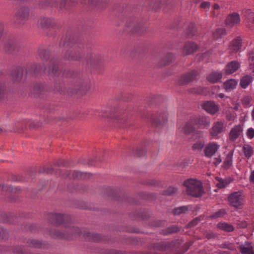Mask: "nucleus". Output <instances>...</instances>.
Returning a JSON list of instances; mask_svg holds the SVG:
<instances>
[{
    "mask_svg": "<svg viewBox=\"0 0 254 254\" xmlns=\"http://www.w3.org/2000/svg\"><path fill=\"white\" fill-rule=\"evenodd\" d=\"M64 46L66 49L63 53V58L64 60L81 61L86 55L87 64H95L97 61L96 55L88 53L86 45L81 43L75 42L72 38H66L64 43Z\"/></svg>",
    "mask_w": 254,
    "mask_h": 254,
    "instance_id": "obj_1",
    "label": "nucleus"
},
{
    "mask_svg": "<svg viewBox=\"0 0 254 254\" xmlns=\"http://www.w3.org/2000/svg\"><path fill=\"white\" fill-rule=\"evenodd\" d=\"M184 185L187 188V194L193 197H199L204 192L202 184L196 180H187L184 182Z\"/></svg>",
    "mask_w": 254,
    "mask_h": 254,
    "instance_id": "obj_2",
    "label": "nucleus"
},
{
    "mask_svg": "<svg viewBox=\"0 0 254 254\" xmlns=\"http://www.w3.org/2000/svg\"><path fill=\"white\" fill-rule=\"evenodd\" d=\"M30 9L26 6H21L17 8L14 15V22L19 25H23L29 17Z\"/></svg>",
    "mask_w": 254,
    "mask_h": 254,
    "instance_id": "obj_3",
    "label": "nucleus"
},
{
    "mask_svg": "<svg viewBox=\"0 0 254 254\" xmlns=\"http://www.w3.org/2000/svg\"><path fill=\"white\" fill-rule=\"evenodd\" d=\"M103 0H60V8L65 9L69 7L72 4L79 2L81 3L88 4L91 7L99 5Z\"/></svg>",
    "mask_w": 254,
    "mask_h": 254,
    "instance_id": "obj_4",
    "label": "nucleus"
},
{
    "mask_svg": "<svg viewBox=\"0 0 254 254\" xmlns=\"http://www.w3.org/2000/svg\"><path fill=\"white\" fill-rule=\"evenodd\" d=\"M48 220L50 223L54 225L59 226L64 224V227H66L67 226L65 225V223L66 222L67 223H69L70 220V218L68 215L57 213H50L48 215Z\"/></svg>",
    "mask_w": 254,
    "mask_h": 254,
    "instance_id": "obj_5",
    "label": "nucleus"
},
{
    "mask_svg": "<svg viewBox=\"0 0 254 254\" xmlns=\"http://www.w3.org/2000/svg\"><path fill=\"white\" fill-rule=\"evenodd\" d=\"M241 21L240 14L237 12L229 14L225 19V24L227 27L232 28L238 25Z\"/></svg>",
    "mask_w": 254,
    "mask_h": 254,
    "instance_id": "obj_6",
    "label": "nucleus"
},
{
    "mask_svg": "<svg viewBox=\"0 0 254 254\" xmlns=\"http://www.w3.org/2000/svg\"><path fill=\"white\" fill-rule=\"evenodd\" d=\"M243 199L241 192L235 191L229 195L228 201L232 206L238 208L243 204Z\"/></svg>",
    "mask_w": 254,
    "mask_h": 254,
    "instance_id": "obj_7",
    "label": "nucleus"
},
{
    "mask_svg": "<svg viewBox=\"0 0 254 254\" xmlns=\"http://www.w3.org/2000/svg\"><path fill=\"white\" fill-rule=\"evenodd\" d=\"M225 127L224 121H221L215 122L210 129V134L213 137L217 136L223 131Z\"/></svg>",
    "mask_w": 254,
    "mask_h": 254,
    "instance_id": "obj_8",
    "label": "nucleus"
},
{
    "mask_svg": "<svg viewBox=\"0 0 254 254\" xmlns=\"http://www.w3.org/2000/svg\"><path fill=\"white\" fill-rule=\"evenodd\" d=\"M193 136L195 137H198V139L192 145V150H201L203 148L205 144L203 133L202 131H196L193 134Z\"/></svg>",
    "mask_w": 254,
    "mask_h": 254,
    "instance_id": "obj_9",
    "label": "nucleus"
},
{
    "mask_svg": "<svg viewBox=\"0 0 254 254\" xmlns=\"http://www.w3.org/2000/svg\"><path fill=\"white\" fill-rule=\"evenodd\" d=\"M202 108L208 113L214 115L219 111V106L213 101H206L202 105Z\"/></svg>",
    "mask_w": 254,
    "mask_h": 254,
    "instance_id": "obj_10",
    "label": "nucleus"
},
{
    "mask_svg": "<svg viewBox=\"0 0 254 254\" xmlns=\"http://www.w3.org/2000/svg\"><path fill=\"white\" fill-rule=\"evenodd\" d=\"M243 127L241 125H235L229 133V139L231 141H235L243 132Z\"/></svg>",
    "mask_w": 254,
    "mask_h": 254,
    "instance_id": "obj_11",
    "label": "nucleus"
},
{
    "mask_svg": "<svg viewBox=\"0 0 254 254\" xmlns=\"http://www.w3.org/2000/svg\"><path fill=\"white\" fill-rule=\"evenodd\" d=\"M219 148V145L215 142H210L205 147L204 150L205 156L210 158L213 156Z\"/></svg>",
    "mask_w": 254,
    "mask_h": 254,
    "instance_id": "obj_12",
    "label": "nucleus"
},
{
    "mask_svg": "<svg viewBox=\"0 0 254 254\" xmlns=\"http://www.w3.org/2000/svg\"><path fill=\"white\" fill-rule=\"evenodd\" d=\"M198 48L197 45L194 42H186L183 47L182 54L184 55L192 54L196 52Z\"/></svg>",
    "mask_w": 254,
    "mask_h": 254,
    "instance_id": "obj_13",
    "label": "nucleus"
},
{
    "mask_svg": "<svg viewBox=\"0 0 254 254\" xmlns=\"http://www.w3.org/2000/svg\"><path fill=\"white\" fill-rule=\"evenodd\" d=\"M196 71H191L186 74L182 75L178 81V83L180 85L186 84L190 82L193 81L196 77Z\"/></svg>",
    "mask_w": 254,
    "mask_h": 254,
    "instance_id": "obj_14",
    "label": "nucleus"
},
{
    "mask_svg": "<svg viewBox=\"0 0 254 254\" xmlns=\"http://www.w3.org/2000/svg\"><path fill=\"white\" fill-rule=\"evenodd\" d=\"M40 26L43 28L54 27L56 25L57 21L55 19L49 17H41L39 20Z\"/></svg>",
    "mask_w": 254,
    "mask_h": 254,
    "instance_id": "obj_15",
    "label": "nucleus"
},
{
    "mask_svg": "<svg viewBox=\"0 0 254 254\" xmlns=\"http://www.w3.org/2000/svg\"><path fill=\"white\" fill-rule=\"evenodd\" d=\"M167 121V114L166 112H163L157 114V115L152 119V124L158 126L165 124Z\"/></svg>",
    "mask_w": 254,
    "mask_h": 254,
    "instance_id": "obj_16",
    "label": "nucleus"
},
{
    "mask_svg": "<svg viewBox=\"0 0 254 254\" xmlns=\"http://www.w3.org/2000/svg\"><path fill=\"white\" fill-rule=\"evenodd\" d=\"M238 249L241 254H254V249L251 243L245 242L240 245Z\"/></svg>",
    "mask_w": 254,
    "mask_h": 254,
    "instance_id": "obj_17",
    "label": "nucleus"
},
{
    "mask_svg": "<svg viewBox=\"0 0 254 254\" xmlns=\"http://www.w3.org/2000/svg\"><path fill=\"white\" fill-rule=\"evenodd\" d=\"M240 67L239 63L233 61L229 63L225 68V72L226 74H231L238 70Z\"/></svg>",
    "mask_w": 254,
    "mask_h": 254,
    "instance_id": "obj_18",
    "label": "nucleus"
},
{
    "mask_svg": "<svg viewBox=\"0 0 254 254\" xmlns=\"http://www.w3.org/2000/svg\"><path fill=\"white\" fill-rule=\"evenodd\" d=\"M234 151V150H232L226 155L222 165L225 169H228L232 166Z\"/></svg>",
    "mask_w": 254,
    "mask_h": 254,
    "instance_id": "obj_19",
    "label": "nucleus"
},
{
    "mask_svg": "<svg viewBox=\"0 0 254 254\" xmlns=\"http://www.w3.org/2000/svg\"><path fill=\"white\" fill-rule=\"evenodd\" d=\"M18 46L17 43L15 41L10 40L5 43L4 48L6 52L11 53L15 51Z\"/></svg>",
    "mask_w": 254,
    "mask_h": 254,
    "instance_id": "obj_20",
    "label": "nucleus"
},
{
    "mask_svg": "<svg viewBox=\"0 0 254 254\" xmlns=\"http://www.w3.org/2000/svg\"><path fill=\"white\" fill-rule=\"evenodd\" d=\"M238 84V81L234 79L226 80L224 83V88L227 91H230L235 89Z\"/></svg>",
    "mask_w": 254,
    "mask_h": 254,
    "instance_id": "obj_21",
    "label": "nucleus"
},
{
    "mask_svg": "<svg viewBox=\"0 0 254 254\" xmlns=\"http://www.w3.org/2000/svg\"><path fill=\"white\" fill-rule=\"evenodd\" d=\"M222 78V74L220 72H212L207 77V80L211 83L218 82Z\"/></svg>",
    "mask_w": 254,
    "mask_h": 254,
    "instance_id": "obj_22",
    "label": "nucleus"
},
{
    "mask_svg": "<svg viewBox=\"0 0 254 254\" xmlns=\"http://www.w3.org/2000/svg\"><path fill=\"white\" fill-rule=\"evenodd\" d=\"M253 77L251 75H246L242 77L240 80V85L241 87L245 89L252 83Z\"/></svg>",
    "mask_w": 254,
    "mask_h": 254,
    "instance_id": "obj_23",
    "label": "nucleus"
},
{
    "mask_svg": "<svg viewBox=\"0 0 254 254\" xmlns=\"http://www.w3.org/2000/svg\"><path fill=\"white\" fill-rule=\"evenodd\" d=\"M217 226L219 229L227 232H231L234 230L232 225L225 222L218 223Z\"/></svg>",
    "mask_w": 254,
    "mask_h": 254,
    "instance_id": "obj_24",
    "label": "nucleus"
},
{
    "mask_svg": "<svg viewBox=\"0 0 254 254\" xmlns=\"http://www.w3.org/2000/svg\"><path fill=\"white\" fill-rule=\"evenodd\" d=\"M231 47L232 49L235 52H237L240 50L242 47L241 38L239 37H238L232 40L231 43Z\"/></svg>",
    "mask_w": 254,
    "mask_h": 254,
    "instance_id": "obj_25",
    "label": "nucleus"
},
{
    "mask_svg": "<svg viewBox=\"0 0 254 254\" xmlns=\"http://www.w3.org/2000/svg\"><path fill=\"white\" fill-rule=\"evenodd\" d=\"M243 151L245 156L249 159L253 154V148L250 145L245 144L243 147Z\"/></svg>",
    "mask_w": 254,
    "mask_h": 254,
    "instance_id": "obj_26",
    "label": "nucleus"
},
{
    "mask_svg": "<svg viewBox=\"0 0 254 254\" xmlns=\"http://www.w3.org/2000/svg\"><path fill=\"white\" fill-rule=\"evenodd\" d=\"M194 128L191 124L190 123H187L182 128L181 131H182L185 134H190L191 133H194Z\"/></svg>",
    "mask_w": 254,
    "mask_h": 254,
    "instance_id": "obj_27",
    "label": "nucleus"
},
{
    "mask_svg": "<svg viewBox=\"0 0 254 254\" xmlns=\"http://www.w3.org/2000/svg\"><path fill=\"white\" fill-rule=\"evenodd\" d=\"M53 0H40L39 6L41 8H44L48 6H53L56 5V2Z\"/></svg>",
    "mask_w": 254,
    "mask_h": 254,
    "instance_id": "obj_28",
    "label": "nucleus"
},
{
    "mask_svg": "<svg viewBox=\"0 0 254 254\" xmlns=\"http://www.w3.org/2000/svg\"><path fill=\"white\" fill-rule=\"evenodd\" d=\"M226 34V31L225 28H219L215 30L213 33L214 38L218 39L221 38L222 36Z\"/></svg>",
    "mask_w": 254,
    "mask_h": 254,
    "instance_id": "obj_29",
    "label": "nucleus"
},
{
    "mask_svg": "<svg viewBox=\"0 0 254 254\" xmlns=\"http://www.w3.org/2000/svg\"><path fill=\"white\" fill-rule=\"evenodd\" d=\"M51 235L54 238L60 239H70L71 238L69 234L59 231H55L54 233L51 234Z\"/></svg>",
    "mask_w": 254,
    "mask_h": 254,
    "instance_id": "obj_30",
    "label": "nucleus"
},
{
    "mask_svg": "<svg viewBox=\"0 0 254 254\" xmlns=\"http://www.w3.org/2000/svg\"><path fill=\"white\" fill-rule=\"evenodd\" d=\"M189 210V207L187 206H183L177 207L173 210L174 215H180L183 213H185Z\"/></svg>",
    "mask_w": 254,
    "mask_h": 254,
    "instance_id": "obj_31",
    "label": "nucleus"
},
{
    "mask_svg": "<svg viewBox=\"0 0 254 254\" xmlns=\"http://www.w3.org/2000/svg\"><path fill=\"white\" fill-rule=\"evenodd\" d=\"M251 100L252 98L249 96H245L242 97L241 99V103L242 105L245 107L248 108L251 106Z\"/></svg>",
    "mask_w": 254,
    "mask_h": 254,
    "instance_id": "obj_32",
    "label": "nucleus"
},
{
    "mask_svg": "<svg viewBox=\"0 0 254 254\" xmlns=\"http://www.w3.org/2000/svg\"><path fill=\"white\" fill-rule=\"evenodd\" d=\"M226 214V211L224 209H221L218 210L217 211L215 212L213 214H212L211 216L212 218H218L223 217Z\"/></svg>",
    "mask_w": 254,
    "mask_h": 254,
    "instance_id": "obj_33",
    "label": "nucleus"
},
{
    "mask_svg": "<svg viewBox=\"0 0 254 254\" xmlns=\"http://www.w3.org/2000/svg\"><path fill=\"white\" fill-rule=\"evenodd\" d=\"M38 54L42 60H47L49 57V52L44 49H39Z\"/></svg>",
    "mask_w": 254,
    "mask_h": 254,
    "instance_id": "obj_34",
    "label": "nucleus"
},
{
    "mask_svg": "<svg viewBox=\"0 0 254 254\" xmlns=\"http://www.w3.org/2000/svg\"><path fill=\"white\" fill-rule=\"evenodd\" d=\"M188 36L191 37L195 35L197 33L196 29L194 24H191L188 28Z\"/></svg>",
    "mask_w": 254,
    "mask_h": 254,
    "instance_id": "obj_35",
    "label": "nucleus"
},
{
    "mask_svg": "<svg viewBox=\"0 0 254 254\" xmlns=\"http://www.w3.org/2000/svg\"><path fill=\"white\" fill-rule=\"evenodd\" d=\"M230 182L227 179H220L218 180V183L217 186L218 188L222 189L226 187Z\"/></svg>",
    "mask_w": 254,
    "mask_h": 254,
    "instance_id": "obj_36",
    "label": "nucleus"
},
{
    "mask_svg": "<svg viewBox=\"0 0 254 254\" xmlns=\"http://www.w3.org/2000/svg\"><path fill=\"white\" fill-rule=\"evenodd\" d=\"M1 190L3 191H8V192H16L18 190H20V189L16 187L13 189L10 186H6V185H2L1 186Z\"/></svg>",
    "mask_w": 254,
    "mask_h": 254,
    "instance_id": "obj_37",
    "label": "nucleus"
},
{
    "mask_svg": "<svg viewBox=\"0 0 254 254\" xmlns=\"http://www.w3.org/2000/svg\"><path fill=\"white\" fill-rule=\"evenodd\" d=\"M23 75V71L21 68L17 69L16 72L13 75V79L15 81H18L22 78Z\"/></svg>",
    "mask_w": 254,
    "mask_h": 254,
    "instance_id": "obj_38",
    "label": "nucleus"
},
{
    "mask_svg": "<svg viewBox=\"0 0 254 254\" xmlns=\"http://www.w3.org/2000/svg\"><path fill=\"white\" fill-rule=\"evenodd\" d=\"M28 244L30 247L34 248H42V244L39 241L36 240H30Z\"/></svg>",
    "mask_w": 254,
    "mask_h": 254,
    "instance_id": "obj_39",
    "label": "nucleus"
},
{
    "mask_svg": "<svg viewBox=\"0 0 254 254\" xmlns=\"http://www.w3.org/2000/svg\"><path fill=\"white\" fill-rule=\"evenodd\" d=\"M72 177L74 179H82L84 178V174L78 171H74L72 173Z\"/></svg>",
    "mask_w": 254,
    "mask_h": 254,
    "instance_id": "obj_40",
    "label": "nucleus"
},
{
    "mask_svg": "<svg viewBox=\"0 0 254 254\" xmlns=\"http://www.w3.org/2000/svg\"><path fill=\"white\" fill-rule=\"evenodd\" d=\"M177 191V189L173 187H170L167 190L164 191V194L166 195H171Z\"/></svg>",
    "mask_w": 254,
    "mask_h": 254,
    "instance_id": "obj_41",
    "label": "nucleus"
},
{
    "mask_svg": "<svg viewBox=\"0 0 254 254\" xmlns=\"http://www.w3.org/2000/svg\"><path fill=\"white\" fill-rule=\"evenodd\" d=\"M199 123L206 126H209L210 124L209 119L205 117H202L199 118Z\"/></svg>",
    "mask_w": 254,
    "mask_h": 254,
    "instance_id": "obj_42",
    "label": "nucleus"
},
{
    "mask_svg": "<svg viewBox=\"0 0 254 254\" xmlns=\"http://www.w3.org/2000/svg\"><path fill=\"white\" fill-rule=\"evenodd\" d=\"M68 232H70L72 235H73V234L79 235L81 233V231L80 230V229L79 228H78L77 227H70L68 231Z\"/></svg>",
    "mask_w": 254,
    "mask_h": 254,
    "instance_id": "obj_43",
    "label": "nucleus"
},
{
    "mask_svg": "<svg viewBox=\"0 0 254 254\" xmlns=\"http://www.w3.org/2000/svg\"><path fill=\"white\" fill-rule=\"evenodd\" d=\"M250 23L248 25V28L253 30L254 29V14H252L250 18Z\"/></svg>",
    "mask_w": 254,
    "mask_h": 254,
    "instance_id": "obj_44",
    "label": "nucleus"
},
{
    "mask_svg": "<svg viewBox=\"0 0 254 254\" xmlns=\"http://www.w3.org/2000/svg\"><path fill=\"white\" fill-rule=\"evenodd\" d=\"M247 137L252 139L254 137V129L252 127L249 128L246 132Z\"/></svg>",
    "mask_w": 254,
    "mask_h": 254,
    "instance_id": "obj_45",
    "label": "nucleus"
},
{
    "mask_svg": "<svg viewBox=\"0 0 254 254\" xmlns=\"http://www.w3.org/2000/svg\"><path fill=\"white\" fill-rule=\"evenodd\" d=\"M58 66L57 65H54L52 69L50 67L49 68V74L50 75H56L58 72Z\"/></svg>",
    "mask_w": 254,
    "mask_h": 254,
    "instance_id": "obj_46",
    "label": "nucleus"
},
{
    "mask_svg": "<svg viewBox=\"0 0 254 254\" xmlns=\"http://www.w3.org/2000/svg\"><path fill=\"white\" fill-rule=\"evenodd\" d=\"M179 230V228L176 225L172 226L170 227H169L167 229L168 233H169V234H171V233L177 232Z\"/></svg>",
    "mask_w": 254,
    "mask_h": 254,
    "instance_id": "obj_47",
    "label": "nucleus"
},
{
    "mask_svg": "<svg viewBox=\"0 0 254 254\" xmlns=\"http://www.w3.org/2000/svg\"><path fill=\"white\" fill-rule=\"evenodd\" d=\"M84 235L85 237L88 238L89 240H95L96 237L97 236L96 234H94L93 233H91L90 232L85 233Z\"/></svg>",
    "mask_w": 254,
    "mask_h": 254,
    "instance_id": "obj_48",
    "label": "nucleus"
},
{
    "mask_svg": "<svg viewBox=\"0 0 254 254\" xmlns=\"http://www.w3.org/2000/svg\"><path fill=\"white\" fill-rule=\"evenodd\" d=\"M14 254H27L23 252V248L21 247L15 248L13 251Z\"/></svg>",
    "mask_w": 254,
    "mask_h": 254,
    "instance_id": "obj_49",
    "label": "nucleus"
},
{
    "mask_svg": "<svg viewBox=\"0 0 254 254\" xmlns=\"http://www.w3.org/2000/svg\"><path fill=\"white\" fill-rule=\"evenodd\" d=\"M4 23L2 21L0 20V40H1L4 33Z\"/></svg>",
    "mask_w": 254,
    "mask_h": 254,
    "instance_id": "obj_50",
    "label": "nucleus"
},
{
    "mask_svg": "<svg viewBox=\"0 0 254 254\" xmlns=\"http://www.w3.org/2000/svg\"><path fill=\"white\" fill-rule=\"evenodd\" d=\"M7 237V232L6 230L0 229V238L6 239Z\"/></svg>",
    "mask_w": 254,
    "mask_h": 254,
    "instance_id": "obj_51",
    "label": "nucleus"
},
{
    "mask_svg": "<svg viewBox=\"0 0 254 254\" xmlns=\"http://www.w3.org/2000/svg\"><path fill=\"white\" fill-rule=\"evenodd\" d=\"M210 2L208 1H203L201 3L200 6L203 9H209L210 7Z\"/></svg>",
    "mask_w": 254,
    "mask_h": 254,
    "instance_id": "obj_52",
    "label": "nucleus"
},
{
    "mask_svg": "<svg viewBox=\"0 0 254 254\" xmlns=\"http://www.w3.org/2000/svg\"><path fill=\"white\" fill-rule=\"evenodd\" d=\"M5 86L2 83H0V99L1 98L4 93Z\"/></svg>",
    "mask_w": 254,
    "mask_h": 254,
    "instance_id": "obj_53",
    "label": "nucleus"
},
{
    "mask_svg": "<svg viewBox=\"0 0 254 254\" xmlns=\"http://www.w3.org/2000/svg\"><path fill=\"white\" fill-rule=\"evenodd\" d=\"M205 236L208 240L214 239L215 237V234L212 232H209L206 233Z\"/></svg>",
    "mask_w": 254,
    "mask_h": 254,
    "instance_id": "obj_54",
    "label": "nucleus"
},
{
    "mask_svg": "<svg viewBox=\"0 0 254 254\" xmlns=\"http://www.w3.org/2000/svg\"><path fill=\"white\" fill-rule=\"evenodd\" d=\"M222 160L220 156L218 157H216L214 159L213 164L215 165V166H218L221 162Z\"/></svg>",
    "mask_w": 254,
    "mask_h": 254,
    "instance_id": "obj_55",
    "label": "nucleus"
},
{
    "mask_svg": "<svg viewBox=\"0 0 254 254\" xmlns=\"http://www.w3.org/2000/svg\"><path fill=\"white\" fill-rule=\"evenodd\" d=\"M250 66L251 68L253 69V72H254V57H252L250 59Z\"/></svg>",
    "mask_w": 254,
    "mask_h": 254,
    "instance_id": "obj_56",
    "label": "nucleus"
},
{
    "mask_svg": "<svg viewBox=\"0 0 254 254\" xmlns=\"http://www.w3.org/2000/svg\"><path fill=\"white\" fill-rule=\"evenodd\" d=\"M191 92L194 94H200L202 92V89L201 88H198L196 89H194Z\"/></svg>",
    "mask_w": 254,
    "mask_h": 254,
    "instance_id": "obj_57",
    "label": "nucleus"
},
{
    "mask_svg": "<svg viewBox=\"0 0 254 254\" xmlns=\"http://www.w3.org/2000/svg\"><path fill=\"white\" fill-rule=\"evenodd\" d=\"M249 180L251 182L254 183V170L251 172Z\"/></svg>",
    "mask_w": 254,
    "mask_h": 254,
    "instance_id": "obj_58",
    "label": "nucleus"
},
{
    "mask_svg": "<svg viewBox=\"0 0 254 254\" xmlns=\"http://www.w3.org/2000/svg\"><path fill=\"white\" fill-rule=\"evenodd\" d=\"M40 89V86L38 84L35 85L34 87V91L36 93H38Z\"/></svg>",
    "mask_w": 254,
    "mask_h": 254,
    "instance_id": "obj_59",
    "label": "nucleus"
},
{
    "mask_svg": "<svg viewBox=\"0 0 254 254\" xmlns=\"http://www.w3.org/2000/svg\"><path fill=\"white\" fill-rule=\"evenodd\" d=\"M240 108V104L239 103H235L234 104L233 109L235 111H238Z\"/></svg>",
    "mask_w": 254,
    "mask_h": 254,
    "instance_id": "obj_60",
    "label": "nucleus"
},
{
    "mask_svg": "<svg viewBox=\"0 0 254 254\" xmlns=\"http://www.w3.org/2000/svg\"><path fill=\"white\" fill-rule=\"evenodd\" d=\"M197 222V220H194L193 221L190 222L189 224L190 227H192L196 225V223Z\"/></svg>",
    "mask_w": 254,
    "mask_h": 254,
    "instance_id": "obj_61",
    "label": "nucleus"
},
{
    "mask_svg": "<svg viewBox=\"0 0 254 254\" xmlns=\"http://www.w3.org/2000/svg\"><path fill=\"white\" fill-rule=\"evenodd\" d=\"M218 254H230L228 251H219L218 252Z\"/></svg>",
    "mask_w": 254,
    "mask_h": 254,
    "instance_id": "obj_62",
    "label": "nucleus"
},
{
    "mask_svg": "<svg viewBox=\"0 0 254 254\" xmlns=\"http://www.w3.org/2000/svg\"><path fill=\"white\" fill-rule=\"evenodd\" d=\"M220 247L223 249H228V247L227 246V245L226 244H223L221 245Z\"/></svg>",
    "mask_w": 254,
    "mask_h": 254,
    "instance_id": "obj_63",
    "label": "nucleus"
},
{
    "mask_svg": "<svg viewBox=\"0 0 254 254\" xmlns=\"http://www.w3.org/2000/svg\"><path fill=\"white\" fill-rule=\"evenodd\" d=\"M213 8L215 10L219 9V5L218 4H215L213 5Z\"/></svg>",
    "mask_w": 254,
    "mask_h": 254,
    "instance_id": "obj_64",
    "label": "nucleus"
}]
</instances>
